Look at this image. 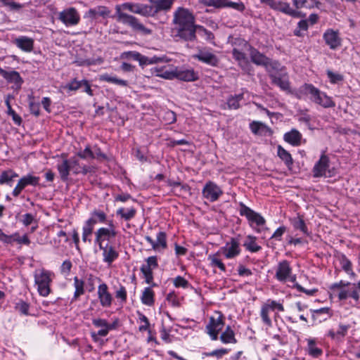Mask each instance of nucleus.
I'll list each match as a JSON object with an SVG mask.
<instances>
[{
    "label": "nucleus",
    "instance_id": "f257e3e1",
    "mask_svg": "<svg viewBox=\"0 0 360 360\" xmlns=\"http://www.w3.org/2000/svg\"><path fill=\"white\" fill-rule=\"evenodd\" d=\"M195 22V16L189 9L178 7L174 12L172 20L176 37L185 41H195L197 37L194 34L196 26Z\"/></svg>",
    "mask_w": 360,
    "mask_h": 360
},
{
    "label": "nucleus",
    "instance_id": "f03ea898",
    "mask_svg": "<svg viewBox=\"0 0 360 360\" xmlns=\"http://www.w3.org/2000/svg\"><path fill=\"white\" fill-rule=\"evenodd\" d=\"M135 3H124L121 5H117L115 6V15L116 20L124 25L130 26L134 31L141 32L143 34H151V30L146 27L138 18L136 17L123 13L122 9L128 10L131 13H134Z\"/></svg>",
    "mask_w": 360,
    "mask_h": 360
},
{
    "label": "nucleus",
    "instance_id": "7ed1b4c3",
    "mask_svg": "<svg viewBox=\"0 0 360 360\" xmlns=\"http://www.w3.org/2000/svg\"><path fill=\"white\" fill-rule=\"evenodd\" d=\"M306 95H310V99L313 102L325 108H333L335 105L330 97L311 84L305 83L299 88L297 94V98H301Z\"/></svg>",
    "mask_w": 360,
    "mask_h": 360
},
{
    "label": "nucleus",
    "instance_id": "20e7f679",
    "mask_svg": "<svg viewBox=\"0 0 360 360\" xmlns=\"http://www.w3.org/2000/svg\"><path fill=\"white\" fill-rule=\"evenodd\" d=\"M53 278L54 274L51 271L41 269L34 271V283L37 287V292L40 296L45 297L51 294V285Z\"/></svg>",
    "mask_w": 360,
    "mask_h": 360
},
{
    "label": "nucleus",
    "instance_id": "39448f33",
    "mask_svg": "<svg viewBox=\"0 0 360 360\" xmlns=\"http://www.w3.org/2000/svg\"><path fill=\"white\" fill-rule=\"evenodd\" d=\"M192 58L214 68L218 67L220 62L219 57L214 53L212 49L207 46L198 47L197 53L193 54Z\"/></svg>",
    "mask_w": 360,
    "mask_h": 360
},
{
    "label": "nucleus",
    "instance_id": "423d86ee",
    "mask_svg": "<svg viewBox=\"0 0 360 360\" xmlns=\"http://www.w3.org/2000/svg\"><path fill=\"white\" fill-rule=\"evenodd\" d=\"M108 225V227H101L94 232V243L98 246L105 245L107 243H112L111 240L117 236L113 221H109Z\"/></svg>",
    "mask_w": 360,
    "mask_h": 360
},
{
    "label": "nucleus",
    "instance_id": "0eeeda50",
    "mask_svg": "<svg viewBox=\"0 0 360 360\" xmlns=\"http://www.w3.org/2000/svg\"><path fill=\"white\" fill-rule=\"evenodd\" d=\"M238 212L241 217H245L251 227L254 226H262L266 224V219L259 213L248 207L243 202H240Z\"/></svg>",
    "mask_w": 360,
    "mask_h": 360
},
{
    "label": "nucleus",
    "instance_id": "6e6552de",
    "mask_svg": "<svg viewBox=\"0 0 360 360\" xmlns=\"http://www.w3.org/2000/svg\"><path fill=\"white\" fill-rule=\"evenodd\" d=\"M329 158L326 155L322 154L319 160L315 163L312 169L314 177H331L333 175V174L329 169Z\"/></svg>",
    "mask_w": 360,
    "mask_h": 360
},
{
    "label": "nucleus",
    "instance_id": "1a4fd4ad",
    "mask_svg": "<svg viewBox=\"0 0 360 360\" xmlns=\"http://www.w3.org/2000/svg\"><path fill=\"white\" fill-rule=\"evenodd\" d=\"M218 251L228 259L236 257L241 252L239 240L236 238H231L230 240Z\"/></svg>",
    "mask_w": 360,
    "mask_h": 360
},
{
    "label": "nucleus",
    "instance_id": "9d476101",
    "mask_svg": "<svg viewBox=\"0 0 360 360\" xmlns=\"http://www.w3.org/2000/svg\"><path fill=\"white\" fill-rule=\"evenodd\" d=\"M202 194L204 198L213 202L222 195L223 191L216 183L208 181L202 190Z\"/></svg>",
    "mask_w": 360,
    "mask_h": 360
},
{
    "label": "nucleus",
    "instance_id": "9b49d317",
    "mask_svg": "<svg viewBox=\"0 0 360 360\" xmlns=\"http://www.w3.org/2000/svg\"><path fill=\"white\" fill-rule=\"evenodd\" d=\"M218 314L219 316L217 318L213 316L210 317L209 323L206 326L207 333L212 340H217L219 332L221 330L224 325V315L220 312Z\"/></svg>",
    "mask_w": 360,
    "mask_h": 360
},
{
    "label": "nucleus",
    "instance_id": "f8f14e48",
    "mask_svg": "<svg viewBox=\"0 0 360 360\" xmlns=\"http://www.w3.org/2000/svg\"><path fill=\"white\" fill-rule=\"evenodd\" d=\"M58 19L67 27L75 26L79 23L80 15L75 8L70 7L60 12Z\"/></svg>",
    "mask_w": 360,
    "mask_h": 360
},
{
    "label": "nucleus",
    "instance_id": "ddd939ff",
    "mask_svg": "<svg viewBox=\"0 0 360 360\" xmlns=\"http://www.w3.org/2000/svg\"><path fill=\"white\" fill-rule=\"evenodd\" d=\"M326 44L332 50H335L342 44V39L338 30L327 29L323 34Z\"/></svg>",
    "mask_w": 360,
    "mask_h": 360
},
{
    "label": "nucleus",
    "instance_id": "4468645a",
    "mask_svg": "<svg viewBox=\"0 0 360 360\" xmlns=\"http://www.w3.org/2000/svg\"><path fill=\"white\" fill-rule=\"evenodd\" d=\"M98 299L100 305L103 308H109L113 302V297L108 290V286L105 283H102L98 286Z\"/></svg>",
    "mask_w": 360,
    "mask_h": 360
},
{
    "label": "nucleus",
    "instance_id": "2eb2a0df",
    "mask_svg": "<svg viewBox=\"0 0 360 360\" xmlns=\"http://www.w3.org/2000/svg\"><path fill=\"white\" fill-rule=\"evenodd\" d=\"M98 247L102 250L103 262L104 263L111 265L119 257V252L112 243H107L106 245H101Z\"/></svg>",
    "mask_w": 360,
    "mask_h": 360
},
{
    "label": "nucleus",
    "instance_id": "dca6fc26",
    "mask_svg": "<svg viewBox=\"0 0 360 360\" xmlns=\"http://www.w3.org/2000/svg\"><path fill=\"white\" fill-rule=\"evenodd\" d=\"M241 43L247 48L249 51V55L251 59V61L257 65L263 66L266 65L268 57L264 54L259 52L257 49L251 46L245 40H240Z\"/></svg>",
    "mask_w": 360,
    "mask_h": 360
},
{
    "label": "nucleus",
    "instance_id": "f3484780",
    "mask_svg": "<svg viewBox=\"0 0 360 360\" xmlns=\"http://www.w3.org/2000/svg\"><path fill=\"white\" fill-rule=\"evenodd\" d=\"M272 9L276 11H280L293 18H300L305 15L302 12L291 8L289 3L281 1L275 0Z\"/></svg>",
    "mask_w": 360,
    "mask_h": 360
},
{
    "label": "nucleus",
    "instance_id": "a211bd4d",
    "mask_svg": "<svg viewBox=\"0 0 360 360\" xmlns=\"http://www.w3.org/2000/svg\"><path fill=\"white\" fill-rule=\"evenodd\" d=\"M292 273V268L288 260H282L278 262L275 278L281 282H285Z\"/></svg>",
    "mask_w": 360,
    "mask_h": 360
},
{
    "label": "nucleus",
    "instance_id": "6ab92c4d",
    "mask_svg": "<svg viewBox=\"0 0 360 360\" xmlns=\"http://www.w3.org/2000/svg\"><path fill=\"white\" fill-rule=\"evenodd\" d=\"M175 78L184 82H194L198 79V74L193 69L175 67Z\"/></svg>",
    "mask_w": 360,
    "mask_h": 360
},
{
    "label": "nucleus",
    "instance_id": "aec40b11",
    "mask_svg": "<svg viewBox=\"0 0 360 360\" xmlns=\"http://www.w3.org/2000/svg\"><path fill=\"white\" fill-rule=\"evenodd\" d=\"M107 218V214L104 211L94 209L90 212L89 217L84 222L94 228L97 224H108Z\"/></svg>",
    "mask_w": 360,
    "mask_h": 360
},
{
    "label": "nucleus",
    "instance_id": "412c9836",
    "mask_svg": "<svg viewBox=\"0 0 360 360\" xmlns=\"http://www.w3.org/2000/svg\"><path fill=\"white\" fill-rule=\"evenodd\" d=\"M60 157L63 158V160L57 164L56 168L59 173L60 179L62 181L65 182L68 180L70 169V159L67 158V154L62 153Z\"/></svg>",
    "mask_w": 360,
    "mask_h": 360
},
{
    "label": "nucleus",
    "instance_id": "4be33fe9",
    "mask_svg": "<svg viewBox=\"0 0 360 360\" xmlns=\"http://www.w3.org/2000/svg\"><path fill=\"white\" fill-rule=\"evenodd\" d=\"M233 58L238 62V65L243 70L249 73L251 69V65L245 53L236 48L232 50Z\"/></svg>",
    "mask_w": 360,
    "mask_h": 360
},
{
    "label": "nucleus",
    "instance_id": "5701e85b",
    "mask_svg": "<svg viewBox=\"0 0 360 360\" xmlns=\"http://www.w3.org/2000/svg\"><path fill=\"white\" fill-rule=\"evenodd\" d=\"M110 14V9L104 6H98L93 8H90L84 14V18H88L91 20H96L98 17H102L106 18L109 17Z\"/></svg>",
    "mask_w": 360,
    "mask_h": 360
},
{
    "label": "nucleus",
    "instance_id": "b1692460",
    "mask_svg": "<svg viewBox=\"0 0 360 360\" xmlns=\"http://www.w3.org/2000/svg\"><path fill=\"white\" fill-rule=\"evenodd\" d=\"M307 343L305 352L312 358H319L323 354V349L319 347V343L315 338H306Z\"/></svg>",
    "mask_w": 360,
    "mask_h": 360
},
{
    "label": "nucleus",
    "instance_id": "393cba45",
    "mask_svg": "<svg viewBox=\"0 0 360 360\" xmlns=\"http://www.w3.org/2000/svg\"><path fill=\"white\" fill-rule=\"evenodd\" d=\"M34 39L26 36H20L13 40V44L24 52L30 53L34 49Z\"/></svg>",
    "mask_w": 360,
    "mask_h": 360
},
{
    "label": "nucleus",
    "instance_id": "a878e982",
    "mask_svg": "<svg viewBox=\"0 0 360 360\" xmlns=\"http://www.w3.org/2000/svg\"><path fill=\"white\" fill-rule=\"evenodd\" d=\"M251 131L255 135L271 136L273 134L272 129L262 122L253 121L250 124Z\"/></svg>",
    "mask_w": 360,
    "mask_h": 360
},
{
    "label": "nucleus",
    "instance_id": "bb28decb",
    "mask_svg": "<svg viewBox=\"0 0 360 360\" xmlns=\"http://www.w3.org/2000/svg\"><path fill=\"white\" fill-rule=\"evenodd\" d=\"M9 84H13V88L15 89H20L24 80L20 73L15 70L7 71L4 77Z\"/></svg>",
    "mask_w": 360,
    "mask_h": 360
},
{
    "label": "nucleus",
    "instance_id": "cd10ccee",
    "mask_svg": "<svg viewBox=\"0 0 360 360\" xmlns=\"http://www.w3.org/2000/svg\"><path fill=\"white\" fill-rule=\"evenodd\" d=\"M302 139V134L295 129H292L290 131L285 133L283 135L284 141L293 146H300Z\"/></svg>",
    "mask_w": 360,
    "mask_h": 360
},
{
    "label": "nucleus",
    "instance_id": "c85d7f7f",
    "mask_svg": "<svg viewBox=\"0 0 360 360\" xmlns=\"http://www.w3.org/2000/svg\"><path fill=\"white\" fill-rule=\"evenodd\" d=\"M349 328L350 325L340 323L336 330L334 329L329 330L327 333V336L330 338L332 340L338 341L340 340L347 334V331Z\"/></svg>",
    "mask_w": 360,
    "mask_h": 360
},
{
    "label": "nucleus",
    "instance_id": "c756f323",
    "mask_svg": "<svg viewBox=\"0 0 360 360\" xmlns=\"http://www.w3.org/2000/svg\"><path fill=\"white\" fill-rule=\"evenodd\" d=\"M292 4L296 8L295 10L305 8L307 9H313L316 8L319 9L322 3L319 0H292Z\"/></svg>",
    "mask_w": 360,
    "mask_h": 360
},
{
    "label": "nucleus",
    "instance_id": "7c9ffc66",
    "mask_svg": "<svg viewBox=\"0 0 360 360\" xmlns=\"http://www.w3.org/2000/svg\"><path fill=\"white\" fill-rule=\"evenodd\" d=\"M157 77L165 79H173L175 78V67L155 68L153 72Z\"/></svg>",
    "mask_w": 360,
    "mask_h": 360
},
{
    "label": "nucleus",
    "instance_id": "2f4dec72",
    "mask_svg": "<svg viewBox=\"0 0 360 360\" xmlns=\"http://www.w3.org/2000/svg\"><path fill=\"white\" fill-rule=\"evenodd\" d=\"M73 286L75 288V292L72 298V302L77 301L80 296L85 293V283L84 281L79 278L77 276H75L73 278Z\"/></svg>",
    "mask_w": 360,
    "mask_h": 360
},
{
    "label": "nucleus",
    "instance_id": "473e14b6",
    "mask_svg": "<svg viewBox=\"0 0 360 360\" xmlns=\"http://www.w3.org/2000/svg\"><path fill=\"white\" fill-rule=\"evenodd\" d=\"M156 11L157 14L159 12H167L172 6L174 0H148Z\"/></svg>",
    "mask_w": 360,
    "mask_h": 360
},
{
    "label": "nucleus",
    "instance_id": "72a5a7b5",
    "mask_svg": "<svg viewBox=\"0 0 360 360\" xmlns=\"http://www.w3.org/2000/svg\"><path fill=\"white\" fill-rule=\"evenodd\" d=\"M140 299L143 304L152 307L155 304V292L150 287H146L143 290Z\"/></svg>",
    "mask_w": 360,
    "mask_h": 360
},
{
    "label": "nucleus",
    "instance_id": "f704fd0d",
    "mask_svg": "<svg viewBox=\"0 0 360 360\" xmlns=\"http://www.w3.org/2000/svg\"><path fill=\"white\" fill-rule=\"evenodd\" d=\"M138 61L141 66H145L147 65L156 64L159 63H165L168 61V59L165 56L161 57L156 56L153 57H148L141 54Z\"/></svg>",
    "mask_w": 360,
    "mask_h": 360
},
{
    "label": "nucleus",
    "instance_id": "c9c22d12",
    "mask_svg": "<svg viewBox=\"0 0 360 360\" xmlns=\"http://www.w3.org/2000/svg\"><path fill=\"white\" fill-rule=\"evenodd\" d=\"M18 176V174L12 169H7L3 171L0 174V185L12 186L13 179Z\"/></svg>",
    "mask_w": 360,
    "mask_h": 360
},
{
    "label": "nucleus",
    "instance_id": "e433bc0d",
    "mask_svg": "<svg viewBox=\"0 0 360 360\" xmlns=\"http://www.w3.org/2000/svg\"><path fill=\"white\" fill-rule=\"evenodd\" d=\"M98 79L101 82H106L121 86H127L128 85V82L127 80L118 79L117 77L108 73L100 75Z\"/></svg>",
    "mask_w": 360,
    "mask_h": 360
},
{
    "label": "nucleus",
    "instance_id": "4c0bfd02",
    "mask_svg": "<svg viewBox=\"0 0 360 360\" xmlns=\"http://www.w3.org/2000/svg\"><path fill=\"white\" fill-rule=\"evenodd\" d=\"M257 238L252 235H248L243 243V246L246 250L250 252H257L262 250V247L257 242Z\"/></svg>",
    "mask_w": 360,
    "mask_h": 360
},
{
    "label": "nucleus",
    "instance_id": "58836bf2",
    "mask_svg": "<svg viewBox=\"0 0 360 360\" xmlns=\"http://www.w3.org/2000/svg\"><path fill=\"white\" fill-rule=\"evenodd\" d=\"M221 253L217 251L214 254L210 255L207 259L210 261V265L212 268H218L221 271L225 272L226 269L222 260L219 258Z\"/></svg>",
    "mask_w": 360,
    "mask_h": 360
},
{
    "label": "nucleus",
    "instance_id": "ea45409f",
    "mask_svg": "<svg viewBox=\"0 0 360 360\" xmlns=\"http://www.w3.org/2000/svg\"><path fill=\"white\" fill-rule=\"evenodd\" d=\"M269 77L271 79V83L278 86L281 90H290V82L288 79H283L281 77H278L273 73H269Z\"/></svg>",
    "mask_w": 360,
    "mask_h": 360
},
{
    "label": "nucleus",
    "instance_id": "a19ab883",
    "mask_svg": "<svg viewBox=\"0 0 360 360\" xmlns=\"http://www.w3.org/2000/svg\"><path fill=\"white\" fill-rule=\"evenodd\" d=\"M277 155L284 162L285 165L290 167L293 165V160L290 153L281 145L277 146Z\"/></svg>",
    "mask_w": 360,
    "mask_h": 360
},
{
    "label": "nucleus",
    "instance_id": "79ce46f5",
    "mask_svg": "<svg viewBox=\"0 0 360 360\" xmlns=\"http://www.w3.org/2000/svg\"><path fill=\"white\" fill-rule=\"evenodd\" d=\"M40 177L34 176L31 173L27 174L25 176H22L19 181L24 188L27 186H37L39 184Z\"/></svg>",
    "mask_w": 360,
    "mask_h": 360
},
{
    "label": "nucleus",
    "instance_id": "37998d69",
    "mask_svg": "<svg viewBox=\"0 0 360 360\" xmlns=\"http://www.w3.org/2000/svg\"><path fill=\"white\" fill-rule=\"evenodd\" d=\"M195 35L196 36V34H198L201 37H204V39L211 43H213V41L214 39V34L207 30L205 27H204L202 25H196L195 27Z\"/></svg>",
    "mask_w": 360,
    "mask_h": 360
},
{
    "label": "nucleus",
    "instance_id": "c03bdc74",
    "mask_svg": "<svg viewBox=\"0 0 360 360\" xmlns=\"http://www.w3.org/2000/svg\"><path fill=\"white\" fill-rule=\"evenodd\" d=\"M220 340L224 344L236 343L237 342L235 338V333L229 326H228L226 330L221 333Z\"/></svg>",
    "mask_w": 360,
    "mask_h": 360
},
{
    "label": "nucleus",
    "instance_id": "a18cd8bd",
    "mask_svg": "<svg viewBox=\"0 0 360 360\" xmlns=\"http://www.w3.org/2000/svg\"><path fill=\"white\" fill-rule=\"evenodd\" d=\"M262 307L266 309L268 311H269V313L271 311H284V307L281 302L270 299L267 300L266 302Z\"/></svg>",
    "mask_w": 360,
    "mask_h": 360
},
{
    "label": "nucleus",
    "instance_id": "49530a36",
    "mask_svg": "<svg viewBox=\"0 0 360 360\" xmlns=\"http://www.w3.org/2000/svg\"><path fill=\"white\" fill-rule=\"evenodd\" d=\"M116 214L117 215L120 216L125 221H129L135 217L136 210L134 207H130L128 209L120 207L117 210Z\"/></svg>",
    "mask_w": 360,
    "mask_h": 360
},
{
    "label": "nucleus",
    "instance_id": "de8ad7c7",
    "mask_svg": "<svg viewBox=\"0 0 360 360\" xmlns=\"http://www.w3.org/2000/svg\"><path fill=\"white\" fill-rule=\"evenodd\" d=\"M243 99V94L229 96L226 102L229 109H238L240 108V102Z\"/></svg>",
    "mask_w": 360,
    "mask_h": 360
},
{
    "label": "nucleus",
    "instance_id": "09e8293b",
    "mask_svg": "<svg viewBox=\"0 0 360 360\" xmlns=\"http://www.w3.org/2000/svg\"><path fill=\"white\" fill-rule=\"evenodd\" d=\"M309 28L307 20H301L297 22V26L294 30V35L296 37H302L304 36V32H307Z\"/></svg>",
    "mask_w": 360,
    "mask_h": 360
},
{
    "label": "nucleus",
    "instance_id": "8fccbe9b",
    "mask_svg": "<svg viewBox=\"0 0 360 360\" xmlns=\"http://www.w3.org/2000/svg\"><path fill=\"white\" fill-rule=\"evenodd\" d=\"M77 158H79L83 160H94L95 159L94 153L90 146H86L83 150H79L76 153Z\"/></svg>",
    "mask_w": 360,
    "mask_h": 360
},
{
    "label": "nucleus",
    "instance_id": "3c124183",
    "mask_svg": "<svg viewBox=\"0 0 360 360\" xmlns=\"http://www.w3.org/2000/svg\"><path fill=\"white\" fill-rule=\"evenodd\" d=\"M94 228L84 223L82 226V240L84 243H91V235L94 232Z\"/></svg>",
    "mask_w": 360,
    "mask_h": 360
},
{
    "label": "nucleus",
    "instance_id": "603ef678",
    "mask_svg": "<svg viewBox=\"0 0 360 360\" xmlns=\"http://www.w3.org/2000/svg\"><path fill=\"white\" fill-rule=\"evenodd\" d=\"M162 120L165 124H172L176 121V115L174 112L170 110L163 111Z\"/></svg>",
    "mask_w": 360,
    "mask_h": 360
},
{
    "label": "nucleus",
    "instance_id": "864d4df0",
    "mask_svg": "<svg viewBox=\"0 0 360 360\" xmlns=\"http://www.w3.org/2000/svg\"><path fill=\"white\" fill-rule=\"evenodd\" d=\"M140 15L145 17H154L157 15V13L152 4L150 5L141 4Z\"/></svg>",
    "mask_w": 360,
    "mask_h": 360
},
{
    "label": "nucleus",
    "instance_id": "5fc2aeb1",
    "mask_svg": "<svg viewBox=\"0 0 360 360\" xmlns=\"http://www.w3.org/2000/svg\"><path fill=\"white\" fill-rule=\"evenodd\" d=\"M153 268L149 267L148 266H146L143 264L140 270L141 273L143 274L146 283L148 284H150L153 280Z\"/></svg>",
    "mask_w": 360,
    "mask_h": 360
},
{
    "label": "nucleus",
    "instance_id": "6e6d98bb",
    "mask_svg": "<svg viewBox=\"0 0 360 360\" xmlns=\"http://www.w3.org/2000/svg\"><path fill=\"white\" fill-rule=\"evenodd\" d=\"M155 243L157 244V250H159L160 248L165 249L167 248V235L165 232L160 231L158 233Z\"/></svg>",
    "mask_w": 360,
    "mask_h": 360
},
{
    "label": "nucleus",
    "instance_id": "4d7b16f0",
    "mask_svg": "<svg viewBox=\"0 0 360 360\" xmlns=\"http://www.w3.org/2000/svg\"><path fill=\"white\" fill-rule=\"evenodd\" d=\"M350 285L349 282H346L344 281H340L338 283H334L330 285L329 287V290L330 291V297H332L333 295H335L336 290H342L343 288L349 286Z\"/></svg>",
    "mask_w": 360,
    "mask_h": 360
},
{
    "label": "nucleus",
    "instance_id": "13d9d810",
    "mask_svg": "<svg viewBox=\"0 0 360 360\" xmlns=\"http://www.w3.org/2000/svg\"><path fill=\"white\" fill-rule=\"evenodd\" d=\"M228 352H229V349L221 348V349L213 350L210 352H203L202 354V359L204 358V356H215L217 359H219L222 358V356L226 354Z\"/></svg>",
    "mask_w": 360,
    "mask_h": 360
},
{
    "label": "nucleus",
    "instance_id": "bf43d9fd",
    "mask_svg": "<svg viewBox=\"0 0 360 360\" xmlns=\"http://www.w3.org/2000/svg\"><path fill=\"white\" fill-rule=\"evenodd\" d=\"M138 315H139V321L141 323H143V325H141L139 327V331H141V332L149 331L150 332V329H149L150 323H149L148 319L146 317V316H145L143 314H142L139 311H138Z\"/></svg>",
    "mask_w": 360,
    "mask_h": 360
},
{
    "label": "nucleus",
    "instance_id": "052dcab7",
    "mask_svg": "<svg viewBox=\"0 0 360 360\" xmlns=\"http://www.w3.org/2000/svg\"><path fill=\"white\" fill-rule=\"evenodd\" d=\"M15 309L21 314L28 315L30 304L23 300H20L15 303Z\"/></svg>",
    "mask_w": 360,
    "mask_h": 360
},
{
    "label": "nucleus",
    "instance_id": "680f3d73",
    "mask_svg": "<svg viewBox=\"0 0 360 360\" xmlns=\"http://www.w3.org/2000/svg\"><path fill=\"white\" fill-rule=\"evenodd\" d=\"M293 226L295 229L301 231L304 234L307 236L309 235L307 226L302 219L299 217L298 219H295L293 223Z\"/></svg>",
    "mask_w": 360,
    "mask_h": 360
},
{
    "label": "nucleus",
    "instance_id": "e2e57ef3",
    "mask_svg": "<svg viewBox=\"0 0 360 360\" xmlns=\"http://www.w3.org/2000/svg\"><path fill=\"white\" fill-rule=\"evenodd\" d=\"M264 67L269 72H270L271 70H281V63L278 60H274L269 58H268L266 63L265 65H264Z\"/></svg>",
    "mask_w": 360,
    "mask_h": 360
},
{
    "label": "nucleus",
    "instance_id": "0e129e2a",
    "mask_svg": "<svg viewBox=\"0 0 360 360\" xmlns=\"http://www.w3.org/2000/svg\"><path fill=\"white\" fill-rule=\"evenodd\" d=\"M70 169L72 173L75 175L80 174L82 165L79 164V161L76 156H73L70 158Z\"/></svg>",
    "mask_w": 360,
    "mask_h": 360
},
{
    "label": "nucleus",
    "instance_id": "69168bd1",
    "mask_svg": "<svg viewBox=\"0 0 360 360\" xmlns=\"http://www.w3.org/2000/svg\"><path fill=\"white\" fill-rule=\"evenodd\" d=\"M173 284L176 288H188L191 285L189 282L181 276H177L173 280Z\"/></svg>",
    "mask_w": 360,
    "mask_h": 360
},
{
    "label": "nucleus",
    "instance_id": "338daca9",
    "mask_svg": "<svg viewBox=\"0 0 360 360\" xmlns=\"http://www.w3.org/2000/svg\"><path fill=\"white\" fill-rule=\"evenodd\" d=\"M326 74L331 84H337L342 82L344 79L343 76L339 73L333 72L330 70L326 71Z\"/></svg>",
    "mask_w": 360,
    "mask_h": 360
},
{
    "label": "nucleus",
    "instance_id": "774afa93",
    "mask_svg": "<svg viewBox=\"0 0 360 360\" xmlns=\"http://www.w3.org/2000/svg\"><path fill=\"white\" fill-rule=\"evenodd\" d=\"M14 242L18 243L20 245H29L30 244V240L29 239L27 234L20 236L18 232L13 233V243Z\"/></svg>",
    "mask_w": 360,
    "mask_h": 360
}]
</instances>
